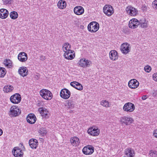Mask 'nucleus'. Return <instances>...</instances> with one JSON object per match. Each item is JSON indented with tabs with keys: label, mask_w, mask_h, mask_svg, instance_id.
I'll return each instance as SVG.
<instances>
[{
	"label": "nucleus",
	"mask_w": 157,
	"mask_h": 157,
	"mask_svg": "<svg viewBox=\"0 0 157 157\" xmlns=\"http://www.w3.org/2000/svg\"><path fill=\"white\" fill-rule=\"evenodd\" d=\"M151 67L148 65L144 67V70L147 72H149L151 71Z\"/></svg>",
	"instance_id": "ea45409f"
},
{
	"label": "nucleus",
	"mask_w": 157,
	"mask_h": 157,
	"mask_svg": "<svg viewBox=\"0 0 157 157\" xmlns=\"http://www.w3.org/2000/svg\"><path fill=\"white\" fill-rule=\"evenodd\" d=\"M12 152L15 157H22L23 155L22 150L18 147H14Z\"/></svg>",
	"instance_id": "f8f14e48"
},
{
	"label": "nucleus",
	"mask_w": 157,
	"mask_h": 157,
	"mask_svg": "<svg viewBox=\"0 0 157 157\" xmlns=\"http://www.w3.org/2000/svg\"><path fill=\"white\" fill-rule=\"evenodd\" d=\"M70 95L71 92L68 89L64 88L61 90L60 96L63 99H67L70 97Z\"/></svg>",
	"instance_id": "1a4fd4ad"
},
{
	"label": "nucleus",
	"mask_w": 157,
	"mask_h": 157,
	"mask_svg": "<svg viewBox=\"0 0 157 157\" xmlns=\"http://www.w3.org/2000/svg\"><path fill=\"white\" fill-rule=\"evenodd\" d=\"M101 104L105 107H109V103L106 100H103L101 102Z\"/></svg>",
	"instance_id": "f704fd0d"
},
{
	"label": "nucleus",
	"mask_w": 157,
	"mask_h": 157,
	"mask_svg": "<svg viewBox=\"0 0 157 157\" xmlns=\"http://www.w3.org/2000/svg\"><path fill=\"white\" fill-rule=\"evenodd\" d=\"M38 110L43 117H45L47 115L48 111L45 108H40L38 109Z\"/></svg>",
	"instance_id": "bb28decb"
},
{
	"label": "nucleus",
	"mask_w": 157,
	"mask_h": 157,
	"mask_svg": "<svg viewBox=\"0 0 157 157\" xmlns=\"http://www.w3.org/2000/svg\"><path fill=\"white\" fill-rule=\"evenodd\" d=\"M71 45L68 43H66L64 44L62 48L63 50L65 53L68 52H71Z\"/></svg>",
	"instance_id": "a878e982"
},
{
	"label": "nucleus",
	"mask_w": 157,
	"mask_h": 157,
	"mask_svg": "<svg viewBox=\"0 0 157 157\" xmlns=\"http://www.w3.org/2000/svg\"><path fill=\"white\" fill-rule=\"evenodd\" d=\"M12 0H2L3 3L4 5L10 4L11 3Z\"/></svg>",
	"instance_id": "79ce46f5"
},
{
	"label": "nucleus",
	"mask_w": 157,
	"mask_h": 157,
	"mask_svg": "<svg viewBox=\"0 0 157 157\" xmlns=\"http://www.w3.org/2000/svg\"><path fill=\"white\" fill-rule=\"evenodd\" d=\"M10 17L13 19H16L18 16L17 13L15 11L11 12L10 13Z\"/></svg>",
	"instance_id": "2f4dec72"
},
{
	"label": "nucleus",
	"mask_w": 157,
	"mask_h": 157,
	"mask_svg": "<svg viewBox=\"0 0 157 157\" xmlns=\"http://www.w3.org/2000/svg\"><path fill=\"white\" fill-rule=\"evenodd\" d=\"M70 142L73 146H77L79 143V139L77 137H74L71 139Z\"/></svg>",
	"instance_id": "cd10ccee"
},
{
	"label": "nucleus",
	"mask_w": 157,
	"mask_h": 157,
	"mask_svg": "<svg viewBox=\"0 0 157 157\" xmlns=\"http://www.w3.org/2000/svg\"><path fill=\"white\" fill-rule=\"evenodd\" d=\"M133 120L131 117L124 116L120 118V121L121 124H124L126 125H129L133 121Z\"/></svg>",
	"instance_id": "9d476101"
},
{
	"label": "nucleus",
	"mask_w": 157,
	"mask_h": 157,
	"mask_svg": "<svg viewBox=\"0 0 157 157\" xmlns=\"http://www.w3.org/2000/svg\"><path fill=\"white\" fill-rule=\"evenodd\" d=\"M130 49V45L127 43H124L121 46V50L122 52L124 54H127L129 52Z\"/></svg>",
	"instance_id": "ddd939ff"
},
{
	"label": "nucleus",
	"mask_w": 157,
	"mask_h": 157,
	"mask_svg": "<svg viewBox=\"0 0 157 157\" xmlns=\"http://www.w3.org/2000/svg\"><path fill=\"white\" fill-rule=\"evenodd\" d=\"M154 4H155V5L156 6H157V4L155 3V1H154Z\"/></svg>",
	"instance_id": "603ef678"
},
{
	"label": "nucleus",
	"mask_w": 157,
	"mask_h": 157,
	"mask_svg": "<svg viewBox=\"0 0 157 157\" xmlns=\"http://www.w3.org/2000/svg\"><path fill=\"white\" fill-rule=\"evenodd\" d=\"M124 111L131 112L134 111L135 109L134 105L132 103L128 102L125 103L123 107Z\"/></svg>",
	"instance_id": "0eeeda50"
},
{
	"label": "nucleus",
	"mask_w": 157,
	"mask_h": 157,
	"mask_svg": "<svg viewBox=\"0 0 157 157\" xmlns=\"http://www.w3.org/2000/svg\"><path fill=\"white\" fill-rule=\"evenodd\" d=\"M154 75H155V79H154V80L156 81H157V73L155 74Z\"/></svg>",
	"instance_id": "09e8293b"
},
{
	"label": "nucleus",
	"mask_w": 157,
	"mask_h": 157,
	"mask_svg": "<svg viewBox=\"0 0 157 157\" xmlns=\"http://www.w3.org/2000/svg\"><path fill=\"white\" fill-rule=\"evenodd\" d=\"M39 132L42 136H44L47 133V132L45 128H41L39 130Z\"/></svg>",
	"instance_id": "c9c22d12"
},
{
	"label": "nucleus",
	"mask_w": 157,
	"mask_h": 157,
	"mask_svg": "<svg viewBox=\"0 0 157 157\" xmlns=\"http://www.w3.org/2000/svg\"><path fill=\"white\" fill-rule=\"evenodd\" d=\"M87 148L88 150L90 152V154H92L94 151V148L91 145H88L86 147Z\"/></svg>",
	"instance_id": "58836bf2"
},
{
	"label": "nucleus",
	"mask_w": 157,
	"mask_h": 157,
	"mask_svg": "<svg viewBox=\"0 0 157 157\" xmlns=\"http://www.w3.org/2000/svg\"><path fill=\"white\" fill-rule=\"evenodd\" d=\"M27 121L30 124H33L36 121V117L35 115L32 113L29 114L27 117Z\"/></svg>",
	"instance_id": "dca6fc26"
},
{
	"label": "nucleus",
	"mask_w": 157,
	"mask_h": 157,
	"mask_svg": "<svg viewBox=\"0 0 157 157\" xmlns=\"http://www.w3.org/2000/svg\"><path fill=\"white\" fill-rule=\"evenodd\" d=\"M152 157H157V152H151L149 154Z\"/></svg>",
	"instance_id": "a19ab883"
},
{
	"label": "nucleus",
	"mask_w": 157,
	"mask_h": 157,
	"mask_svg": "<svg viewBox=\"0 0 157 157\" xmlns=\"http://www.w3.org/2000/svg\"><path fill=\"white\" fill-rule=\"evenodd\" d=\"M99 24L96 22L93 21L91 22L88 26V30L91 32H95L99 28Z\"/></svg>",
	"instance_id": "f03ea898"
},
{
	"label": "nucleus",
	"mask_w": 157,
	"mask_h": 157,
	"mask_svg": "<svg viewBox=\"0 0 157 157\" xmlns=\"http://www.w3.org/2000/svg\"><path fill=\"white\" fill-rule=\"evenodd\" d=\"M88 133L93 136H97L99 135L100 133V131L98 129H95L89 128L87 131Z\"/></svg>",
	"instance_id": "393cba45"
},
{
	"label": "nucleus",
	"mask_w": 157,
	"mask_h": 157,
	"mask_svg": "<svg viewBox=\"0 0 157 157\" xmlns=\"http://www.w3.org/2000/svg\"><path fill=\"white\" fill-rule=\"evenodd\" d=\"M13 89V87L10 85H7L5 86L4 88V92L8 93L12 90Z\"/></svg>",
	"instance_id": "c756f323"
},
{
	"label": "nucleus",
	"mask_w": 157,
	"mask_h": 157,
	"mask_svg": "<svg viewBox=\"0 0 157 157\" xmlns=\"http://www.w3.org/2000/svg\"><path fill=\"white\" fill-rule=\"evenodd\" d=\"M78 82H71V83H70V85L73 86V87H74L75 88L76 86L77 85V83H78Z\"/></svg>",
	"instance_id": "37998d69"
},
{
	"label": "nucleus",
	"mask_w": 157,
	"mask_h": 157,
	"mask_svg": "<svg viewBox=\"0 0 157 157\" xmlns=\"http://www.w3.org/2000/svg\"><path fill=\"white\" fill-rule=\"evenodd\" d=\"M10 99L11 102L13 103L18 104L21 101V96L19 94L16 93L12 95Z\"/></svg>",
	"instance_id": "423d86ee"
},
{
	"label": "nucleus",
	"mask_w": 157,
	"mask_h": 157,
	"mask_svg": "<svg viewBox=\"0 0 157 157\" xmlns=\"http://www.w3.org/2000/svg\"><path fill=\"white\" fill-rule=\"evenodd\" d=\"M110 59L113 60H115L118 58V54L116 50H112L109 53Z\"/></svg>",
	"instance_id": "b1692460"
},
{
	"label": "nucleus",
	"mask_w": 157,
	"mask_h": 157,
	"mask_svg": "<svg viewBox=\"0 0 157 157\" xmlns=\"http://www.w3.org/2000/svg\"><path fill=\"white\" fill-rule=\"evenodd\" d=\"M152 95L154 96H155L157 95V93L156 91L154 90L152 93Z\"/></svg>",
	"instance_id": "49530a36"
},
{
	"label": "nucleus",
	"mask_w": 157,
	"mask_h": 157,
	"mask_svg": "<svg viewBox=\"0 0 157 157\" xmlns=\"http://www.w3.org/2000/svg\"><path fill=\"white\" fill-rule=\"evenodd\" d=\"M154 77H155V76H154H154H153V78H154Z\"/></svg>",
	"instance_id": "864d4df0"
},
{
	"label": "nucleus",
	"mask_w": 157,
	"mask_h": 157,
	"mask_svg": "<svg viewBox=\"0 0 157 157\" xmlns=\"http://www.w3.org/2000/svg\"><path fill=\"white\" fill-rule=\"evenodd\" d=\"M6 73V71L4 68L0 67V77H3Z\"/></svg>",
	"instance_id": "72a5a7b5"
},
{
	"label": "nucleus",
	"mask_w": 157,
	"mask_h": 157,
	"mask_svg": "<svg viewBox=\"0 0 157 157\" xmlns=\"http://www.w3.org/2000/svg\"><path fill=\"white\" fill-rule=\"evenodd\" d=\"M66 3L65 1H63L62 0L59 1L57 4L58 7L60 9H63L65 8L66 6Z\"/></svg>",
	"instance_id": "c85d7f7f"
},
{
	"label": "nucleus",
	"mask_w": 157,
	"mask_h": 157,
	"mask_svg": "<svg viewBox=\"0 0 157 157\" xmlns=\"http://www.w3.org/2000/svg\"><path fill=\"white\" fill-rule=\"evenodd\" d=\"M40 94L44 99L47 100H51L52 98V93L49 90L45 89H43L40 91Z\"/></svg>",
	"instance_id": "f257e3e1"
},
{
	"label": "nucleus",
	"mask_w": 157,
	"mask_h": 157,
	"mask_svg": "<svg viewBox=\"0 0 157 157\" xmlns=\"http://www.w3.org/2000/svg\"><path fill=\"white\" fill-rule=\"evenodd\" d=\"M78 63L80 67H89L91 64V61L85 59H80Z\"/></svg>",
	"instance_id": "6e6552de"
},
{
	"label": "nucleus",
	"mask_w": 157,
	"mask_h": 157,
	"mask_svg": "<svg viewBox=\"0 0 157 157\" xmlns=\"http://www.w3.org/2000/svg\"><path fill=\"white\" fill-rule=\"evenodd\" d=\"M77 83V84L75 88L79 90H82L83 88L82 86L78 82Z\"/></svg>",
	"instance_id": "4c0bfd02"
},
{
	"label": "nucleus",
	"mask_w": 157,
	"mask_h": 157,
	"mask_svg": "<svg viewBox=\"0 0 157 157\" xmlns=\"http://www.w3.org/2000/svg\"><path fill=\"white\" fill-rule=\"evenodd\" d=\"M127 13L131 16H136L138 13V10L135 8L131 6H128L126 8Z\"/></svg>",
	"instance_id": "39448f33"
},
{
	"label": "nucleus",
	"mask_w": 157,
	"mask_h": 157,
	"mask_svg": "<svg viewBox=\"0 0 157 157\" xmlns=\"http://www.w3.org/2000/svg\"><path fill=\"white\" fill-rule=\"evenodd\" d=\"M153 134L157 138V130H155L154 131Z\"/></svg>",
	"instance_id": "a18cd8bd"
},
{
	"label": "nucleus",
	"mask_w": 157,
	"mask_h": 157,
	"mask_svg": "<svg viewBox=\"0 0 157 157\" xmlns=\"http://www.w3.org/2000/svg\"><path fill=\"white\" fill-rule=\"evenodd\" d=\"M140 26L142 28H146L147 27V23L146 21L144 20H140L139 21Z\"/></svg>",
	"instance_id": "7c9ffc66"
},
{
	"label": "nucleus",
	"mask_w": 157,
	"mask_h": 157,
	"mask_svg": "<svg viewBox=\"0 0 157 157\" xmlns=\"http://www.w3.org/2000/svg\"><path fill=\"white\" fill-rule=\"evenodd\" d=\"M9 11L5 9H1L0 10V18L2 19L6 18L9 15Z\"/></svg>",
	"instance_id": "aec40b11"
},
{
	"label": "nucleus",
	"mask_w": 157,
	"mask_h": 157,
	"mask_svg": "<svg viewBox=\"0 0 157 157\" xmlns=\"http://www.w3.org/2000/svg\"><path fill=\"white\" fill-rule=\"evenodd\" d=\"M104 13L107 16H111L114 12L113 7L110 5H106L103 7Z\"/></svg>",
	"instance_id": "20e7f679"
},
{
	"label": "nucleus",
	"mask_w": 157,
	"mask_h": 157,
	"mask_svg": "<svg viewBox=\"0 0 157 157\" xmlns=\"http://www.w3.org/2000/svg\"><path fill=\"white\" fill-rule=\"evenodd\" d=\"M18 59L20 61L25 62L27 60V55L25 52H21L18 55Z\"/></svg>",
	"instance_id": "2eb2a0df"
},
{
	"label": "nucleus",
	"mask_w": 157,
	"mask_h": 157,
	"mask_svg": "<svg viewBox=\"0 0 157 157\" xmlns=\"http://www.w3.org/2000/svg\"><path fill=\"white\" fill-rule=\"evenodd\" d=\"M3 133V131L0 128V136H1Z\"/></svg>",
	"instance_id": "8fccbe9b"
},
{
	"label": "nucleus",
	"mask_w": 157,
	"mask_h": 157,
	"mask_svg": "<svg viewBox=\"0 0 157 157\" xmlns=\"http://www.w3.org/2000/svg\"><path fill=\"white\" fill-rule=\"evenodd\" d=\"M88 150L87 148L86 147H84L82 149V152L83 153L86 155H90L91 154H90V152Z\"/></svg>",
	"instance_id": "e433bc0d"
},
{
	"label": "nucleus",
	"mask_w": 157,
	"mask_h": 157,
	"mask_svg": "<svg viewBox=\"0 0 157 157\" xmlns=\"http://www.w3.org/2000/svg\"><path fill=\"white\" fill-rule=\"evenodd\" d=\"M75 105V102L73 100L70 99L67 101L65 104V106L67 107V108L68 109H72L74 108Z\"/></svg>",
	"instance_id": "f3484780"
},
{
	"label": "nucleus",
	"mask_w": 157,
	"mask_h": 157,
	"mask_svg": "<svg viewBox=\"0 0 157 157\" xmlns=\"http://www.w3.org/2000/svg\"><path fill=\"white\" fill-rule=\"evenodd\" d=\"M139 84V82L136 79H133L128 82V86L131 89H135L138 87Z\"/></svg>",
	"instance_id": "4468645a"
},
{
	"label": "nucleus",
	"mask_w": 157,
	"mask_h": 157,
	"mask_svg": "<svg viewBox=\"0 0 157 157\" xmlns=\"http://www.w3.org/2000/svg\"><path fill=\"white\" fill-rule=\"evenodd\" d=\"M21 112L19 109L15 106H13L11 107L9 114L11 117H15L18 116Z\"/></svg>",
	"instance_id": "7ed1b4c3"
},
{
	"label": "nucleus",
	"mask_w": 157,
	"mask_h": 157,
	"mask_svg": "<svg viewBox=\"0 0 157 157\" xmlns=\"http://www.w3.org/2000/svg\"><path fill=\"white\" fill-rule=\"evenodd\" d=\"M74 11L75 14L80 15L84 13V9L81 6H77L74 8Z\"/></svg>",
	"instance_id": "6ab92c4d"
},
{
	"label": "nucleus",
	"mask_w": 157,
	"mask_h": 157,
	"mask_svg": "<svg viewBox=\"0 0 157 157\" xmlns=\"http://www.w3.org/2000/svg\"><path fill=\"white\" fill-rule=\"evenodd\" d=\"M29 144L31 148L35 149L38 146V142L36 139H32L29 140Z\"/></svg>",
	"instance_id": "4be33fe9"
},
{
	"label": "nucleus",
	"mask_w": 157,
	"mask_h": 157,
	"mask_svg": "<svg viewBox=\"0 0 157 157\" xmlns=\"http://www.w3.org/2000/svg\"><path fill=\"white\" fill-rule=\"evenodd\" d=\"M140 25L139 21L135 18L131 20L128 23V26L132 29H135L137 28Z\"/></svg>",
	"instance_id": "9b49d317"
},
{
	"label": "nucleus",
	"mask_w": 157,
	"mask_h": 157,
	"mask_svg": "<svg viewBox=\"0 0 157 157\" xmlns=\"http://www.w3.org/2000/svg\"><path fill=\"white\" fill-rule=\"evenodd\" d=\"M146 95L143 96L142 97V99L143 100H144L146 99Z\"/></svg>",
	"instance_id": "de8ad7c7"
},
{
	"label": "nucleus",
	"mask_w": 157,
	"mask_h": 157,
	"mask_svg": "<svg viewBox=\"0 0 157 157\" xmlns=\"http://www.w3.org/2000/svg\"><path fill=\"white\" fill-rule=\"evenodd\" d=\"M35 78L37 79H38L39 78V77L37 75H35Z\"/></svg>",
	"instance_id": "3c124183"
},
{
	"label": "nucleus",
	"mask_w": 157,
	"mask_h": 157,
	"mask_svg": "<svg viewBox=\"0 0 157 157\" xmlns=\"http://www.w3.org/2000/svg\"><path fill=\"white\" fill-rule=\"evenodd\" d=\"M18 73L20 75L23 77L26 76L28 72V70L25 67H20L18 70Z\"/></svg>",
	"instance_id": "412c9836"
},
{
	"label": "nucleus",
	"mask_w": 157,
	"mask_h": 157,
	"mask_svg": "<svg viewBox=\"0 0 157 157\" xmlns=\"http://www.w3.org/2000/svg\"><path fill=\"white\" fill-rule=\"evenodd\" d=\"M125 154L128 157H134L135 153L133 149L132 148H128L125 151Z\"/></svg>",
	"instance_id": "a211bd4d"
},
{
	"label": "nucleus",
	"mask_w": 157,
	"mask_h": 157,
	"mask_svg": "<svg viewBox=\"0 0 157 157\" xmlns=\"http://www.w3.org/2000/svg\"><path fill=\"white\" fill-rule=\"evenodd\" d=\"M40 59L42 60H44L46 59L45 57L43 55H41L40 56Z\"/></svg>",
	"instance_id": "c03bdc74"
},
{
	"label": "nucleus",
	"mask_w": 157,
	"mask_h": 157,
	"mask_svg": "<svg viewBox=\"0 0 157 157\" xmlns=\"http://www.w3.org/2000/svg\"><path fill=\"white\" fill-rule=\"evenodd\" d=\"M4 64L6 66L10 67L12 65V61L9 59H6L4 61Z\"/></svg>",
	"instance_id": "473e14b6"
},
{
	"label": "nucleus",
	"mask_w": 157,
	"mask_h": 157,
	"mask_svg": "<svg viewBox=\"0 0 157 157\" xmlns=\"http://www.w3.org/2000/svg\"><path fill=\"white\" fill-rule=\"evenodd\" d=\"M74 51H71V52H68L66 53H64V56L65 59L71 60L73 59L75 57V54L73 53Z\"/></svg>",
	"instance_id": "5701e85b"
}]
</instances>
